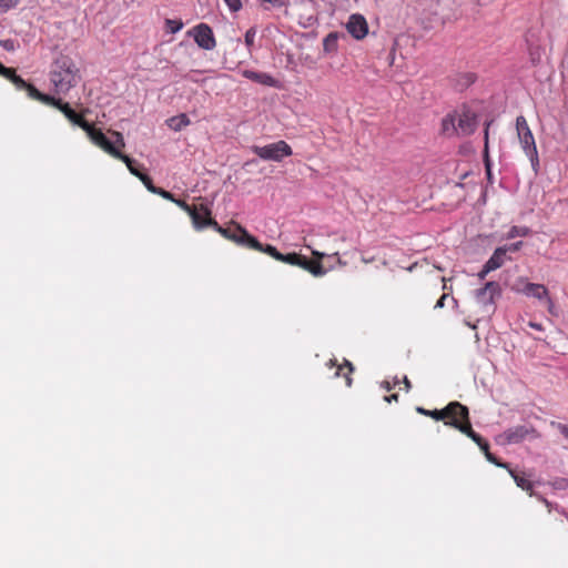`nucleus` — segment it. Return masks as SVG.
<instances>
[{
	"label": "nucleus",
	"mask_w": 568,
	"mask_h": 568,
	"mask_svg": "<svg viewBox=\"0 0 568 568\" xmlns=\"http://www.w3.org/2000/svg\"><path fill=\"white\" fill-rule=\"evenodd\" d=\"M446 425H450V426L455 427L456 429H458L459 432H462L463 434H465L466 436L471 438L485 454L489 453L488 443L485 442L477 433H475L473 430L471 425L469 423V418H467L464 423H458L457 420H454V422L446 423Z\"/></svg>",
	"instance_id": "nucleus-13"
},
{
	"label": "nucleus",
	"mask_w": 568,
	"mask_h": 568,
	"mask_svg": "<svg viewBox=\"0 0 568 568\" xmlns=\"http://www.w3.org/2000/svg\"><path fill=\"white\" fill-rule=\"evenodd\" d=\"M332 256L336 257V261H337V264L341 265V266H344L346 265V263L344 261H342V258L339 257L338 253H334Z\"/></svg>",
	"instance_id": "nucleus-47"
},
{
	"label": "nucleus",
	"mask_w": 568,
	"mask_h": 568,
	"mask_svg": "<svg viewBox=\"0 0 568 568\" xmlns=\"http://www.w3.org/2000/svg\"><path fill=\"white\" fill-rule=\"evenodd\" d=\"M255 30L253 28H250L246 33H245V44L250 48L253 45L254 43V39H255Z\"/></svg>",
	"instance_id": "nucleus-33"
},
{
	"label": "nucleus",
	"mask_w": 568,
	"mask_h": 568,
	"mask_svg": "<svg viewBox=\"0 0 568 568\" xmlns=\"http://www.w3.org/2000/svg\"><path fill=\"white\" fill-rule=\"evenodd\" d=\"M118 160H121L123 163H125L128 170L131 174L138 178L142 172L138 169L135 161L131 159L130 156L123 154L121 150L118 152V155L114 156Z\"/></svg>",
	"instance_id": "nucleus-23"
},
{
	"label": "nucleus",
	"mask_w": 568,
	"mask_h": 568,
	"mask_svg": "<svg viewBox=\"0 0 568 568\" xmlns=\"http://www.w3.org/2000/svg\"><path fill=\"white\" fill-rule=\"evenodd\" d=\"M0 75L12 82L17 90H24L28 84L27 81L16 73L14 69L7 68L2 63H0Z\"/></svg>",
	"instance_id": "nucleus-16"
},
{
	"label": "nucleus",
	"mask_w": 568,
	"mask_h": 568,
	"mask_svg": "<svg viewBox=\"0 0 568 568\" xmlns=\"http://www.w3.org/2000/svg\"><path fill=\"white\" fill-rule=\"evenodd\" d=\"M243 74L245 78L265 85H274L275 82L274 79L267 73L246 70Z\"/></svg>",
	"instance_id": "nucleus-21"
},
{
	"label": "nucleus",
	"mask_w": 568,
	"mask_h": 568,
	"mask_svg": "<svg viewBox=\"0 0 568 568\" xmlns=\"http://www.w3.org/2000/svg\"><path fill=\"white\" fill-rule=\"evenodd\" d=\"M138 179L143 183L148 191L151 193L155 192L156 186L153 184L152 179L148 174L142 172L140 175H138Z\"/></svg>",
	"instance_id": "nucleus-31"
},
{
	"label": "nucleus",
	"mask_w": 568,
	"mask_h": 568,
	"mask_svg": "<svg viewBox=\"0 0 568 568\" xmlns=\"http://www.w3.org/2000/svg\"><path fill=\"white\" fill-rule=\"evenodd\" d=\"M20 0H0V11H8L11 8H14Z\"/></svg>",
	"instance_id": "nucleus-32"
},
{
	"label": "nucleus",
	"mask_w": 568,
	"mask_h": 568,
	"mask_svg": "<svg viewBox=\"0 0 568 568\" xmlns=\"http://www.w3.org/2000/svg\"><path fill=\"white\" fill-rule=\"evenodd\" d=\"M548 294L549 291L544 284L530 283L529 287H527V293L525 296L542 302L544 298H547Z\"/></svg>",
	"instance_id": "nucleus-20"
},
{
	"label": "nucleus",
	"mask_w": 568,
	"mask_h": 568,
	"mask_svg": "<svg viewBox=\"0 0 568 568\" xmlns=\"http://www.w3.org/2000/svg\"><path fill=\"white\" fill-rule=\"evenodd\" d=\"M477 125L476 116L469 111L454 112L442 120V133L447 138L471 134Z\"/></svg>",
	"instance_id": "nucleus-2"
},
{
	"label": "nucleus",
	"mask_w": 568,
	"mask_h": 568,
	"mask_svg": "<svg viewBox=\"0 0 568 568\" xmlns=\"http://www.w3.org/2000/svg\"><path fill=\"white\" fill-rule=\"evenodd\" d=\"M404 383H405V386H406V390H408L409 387H410V383H409V381L406 377L404 378Z\"/></svg>",
	"instance_id": "nucleus-51"
},
{
	"label": "nucleus",
	"mask_w": 568,
	"mask_h": 568,
	"mask_svg": "<svg viewBox=\"0 0 568 568\" xmlns=\"http://www.w3.org/2000/svg\"><path fill=\"white\" fill-rule=\"evenodd\" d=\"M192 33L196 44L204 50H213L216 47V41L213 31L206 23H200L193 28Z\"/></svg>",
	"instance_id": "nucleus-9"
},
{
	"label": "nucleus",
	"mask_w": 568,
	"mask_h": 568,
	"mask_svg": "<svg viewBox=\"0 0 568 568\" xmlns=\"http://www.w3.org/2000/svg\"><path fill=\"white\" fill-rule=\"evenodd\" d=\"M541 303H544L547 306L550 314H555V303L549 294L547 295V298H544Z\"/></svg>",
	"instance_id": "nucleus-38"
},
{
	"label": "nucleus",
	"mask_w": 568,
	"mask_h": 568,
	"mask_svg": "<svg viewBox=\"0 0 568 568\" xmlns=\"http://www.w3.org/2000/svg\"><path fill=\"white\" fill-rule=\"evenodd\" d=\"M486 171H487L488 179H490V176H491V172H490V165H489V163H486Z\"/></svg>",
	"instance_id": "nucleus-50"
},
{
	"label": "nucleus",
	"mask_w": 568,
	"mask_h": 568,
	"mask_svg": "<svg viewBox=\"0 0 568 568\" xmlns=\"http://www.w3.org/2000/svg\"><path fill=\"white\" fill-rule=\"evenodd\" d=\"M310 261H311L310 258H307L306 256L300 254L298 263L296 264V266H298V267H301V268L306 271L307 267H308Z\"/></svg>",
	"instance_id": "nucleus-39"
},
{
	"label": "nucleus",
	"mask_w": 568,
	"mask_h": 568,
	"mask_svg": "<svg viewBox=\"0 0 568 568\" xmlns=\"http://www.w3.org/2000/svg\"><path fill=\"white\" fill-rule=\"evenodd\" d=\"M88 134L89 139L100 149H102L108 154L113 158L118 155V152L125 146V142L122 133L118 131H110L112 138H114V143H112L104 133L97 129L93 124L88 123V128L83 129Z\"/></svg>",
	"instance_id": "nucleus-3"
},
{
	"label": "nucleus",
	"mask_w": 568,
	"mask_h": 568,
	"mask_svg": "<svg viewBox=\"0 0 568 568\" xmlns=\"http://www.w3.org/2000/svg\"><path fill=\"white\" fill-rule=\"evenodd\" d=\"M417 412L426 416H430L436 420H445L448 418V420H446L445 424L454 420H457L458 423H464L468 418L467 407L458 402L449 403L444 409L440 410H427L419 407L417 408Z\"/></svg>",
	"instance_id": "nucleus-6"
},
{
	"label": "nucleus",
	"mask_w": 568,
	"mask_h": 568,
	"mask_svg": "<svg viewBox=\"0 0 568 568\" xmlns=\"http://www.w3.org/2000/svg\"><path fill=\"white\" fill-rule=\"evenodd\" d=\"M153 193L162 196L165 200L174 201L173 194L170 193L169 191L161 189V187L156 186L155 192H153Z\"/></svg>",
	"instance_id": "nucleus-35"
},
{
	"label": "nucleus",
	"mask_w": 568,
	"mask_h": 568,
	"mask_svg": "<svg viewBox=\"0 0 568 568\" xmlns=\"http://www.w3.org/2000/svg\"><path fill=\"white\" fill-rule=\"evenodd\" d=\"M384 400L387 402V403H390V395H385L384 396Z\"/></svg>",
	"instance_id": "nucleus-52"
},
{
	"label": "nucleus",
	"mask_w": 568,
	"mask_h": 568,
	"mask_svg": "<svg viewBox=\"0 0 568 568\" xmlns=\"http://www.w3.org/2000/svg\"><path fill=\"white\" fill-rule=\"evenodd\" d=\"M530 233V230L527 226H511L508 233L506 234V240H511L515 237L527 236Z\"/></svg>",
	"instance_id": "nucleus-25"
},
{
	"label": "nucleus",
	"mask_w": 568,
	"mask_h": 568,
	"mask_svg": "<svg viewBox=\"0 0 568 568\" xmlns=\"http://www.w3.org/2000/svg\"><path fill=\"white\" fill-rule=\"evenodd\" d=\"M306 271L310 272L314 276H323L326 274V270L324 268L322 263L320 261H314V260L310 261L308 267Z\"/></svg>",
	"instance_id": "nucleus-26"
},
{
	"label": "nucleus",
	"mask_w": 568,
	"mask_h": 568,
	"mask_svg": "<svg viewBox=\"0 0 568 568\" xmlns=\"http://www.w3.org/2000/svg\"><path fill=\"white\" fill-rule=\"evenodd\" d=\"M24 91H27L30 99L37 100L43 104L51 105L54 97L40 92L34 85L28 83Z\"/></svg>",
	"instance_id": "nucleus-19"
},
{
	"label": "nucleus",
	"mask_w": 568,
	"mask_h": 568,
	"mask_svg": "<svg viewBox=\"0 0 568 568\" xmlns=\"http://www.w3.org/2000/svg\"><path fill=\"white\" fill-rule=\"evenodd\" d=\"M530 283L531 282H529L527 277L519 276L513 283L511 291L525 295L527 293V287H529Z\"/></svg>",
	"instance_id": "nucleus-24"
},
{
	"label": "nucleus",
	"mask_w": 568,
	"mask_h": 568,
	"mask_svg": "<svg viewBox=\"0 0 568 568\" xmlns=\"http://www.w3.org/2000/svg\"><path fill=\"white\" fill-rule=\"evenodd\" d=\"M328 365H329V367H336L335 375L343 376L345 378L346 386H348V387L352 386L351 375L354 371V367L351 362L345 359L343 364L338 365L336 359H329Z\"/></svg>",
	"instance_id": "nucleus-15"
},
{
	"label": "nucleus",
	"mask_w": 568,
	"mask_h": 568,
	"mask_svg": "<svg viewBox=\"0 0 568 568\" xmlns=\"http://www.w3.org/2000/svg\"><path fill=\"white\" fill-rule=\"evenodd\" d=\"M529 435H535V430L532 428H529L527 426H515L513 428H509L505 430L500 436L499 439L504 444H517L524 440Z\"/></svg>",
	"instance_id": "nucleus-12"
},
{
	"label": "nucleus",
	"mask_w": 568,
	"mask_h": 568,
	"mask_svg": "<svg viewBox=\"0 0 568 568\" xmlns=\"http://www.w3.org/2000/svg\"><path fill=\"white\" fill-rule=\"evenodd\" d=\"M521 246H523V242L519 241V242L513 243L510 245H504V246H501V248H505L506 254H507L508 252H516V251L520 250Z\"/></svg>",
	"instance_id": "nucleus-37"
},
{
	"label": "nucleus",
	"mask_w": 568,
	"mask_h": 568,
	"mask_svg": "<svg viewBox=\"0 0 568 568\" xmlns=\"http://www.w3.org/2000/svg\"><path fill=\"white\" fill-rule=\"evenodd\" d=\"M557 427L560 430V433L568 439V426L567 425H562V424H558Z\"/></svg>",
	"instance_id": "nucleus-41"
},
{
	"label": "nucleus",
	"mask_w": 568,
	"mask_h": 568,
	"mask_svg": "<svg viewBox=\"0 0 568 568\" xmlns=\"http://www.w3.org/2000/svg\"><path fill=\"white\" fill-rule=\"evenodd\" d=\"M263 2H270L275 7H282L284 4V0H262Z\"/></svg>",
	"instance_id": "nucleus-43"
},
{
	"label": "nucleus",
	"mask_w": 568,
	"mask_h": 568,
	"mask_svg": "<svg viewBox=\"0 0 568 568\" xmlns=\"http://www.w3.org/2000/svg\"><path fill=\"white\" fill-rule=\"evenodd\" d=\"M254 250L266 253L270 256H272L273 258H275L276 261H278V258L281 257V252H278L275 246L270 245V244L263 245L262 243H260V247L254 248Z\"/></svg>",
	"instance_id": "nucleus-27"
},
{
	"label": "nucleus",
	"mask_w": 568,
	"mask_h": 568,
	"mask_svg": "<svg viewBox=\"0 0 568 568\" xmlns=\"http://www.w3.org/2000/svg\"><path fill=\"white\" fill-rule=\"evenodd\" d=\"M510 475L515 479L517 486L520 487L521 489L530 490L532 488V484L528 479L514 474L511 470H510Z\"/></svg>",
	"instance_id": "nucleus-29"
},
{
	"label": "nucleus",
	"mask_w": 568,
	"mask_h": 568,
	"mask_svg": "<svg viewBox=\"0 0 568 568\" xmlns=\"http://www.w3.org/2000/svg\"><path fill=\"white\" fill-rule=\"evenodd\" d=\"M189 124H190V119L184 113L176 115V116H172L168 120V125L174 131H180L183 128L187 126Z\"/></svg>",
	"instance_id": "nucleus-22"
},
{
	"label": "nucleus",
	"mask_w": 568,
	"mask_h": 568,
	"mask_svg": "<svg viewBox=\"0 0 568 568\" xmlns=\"http://www.w3.org/2000/svg\"><path fill=\"white\" fill-rule=\"evenodd\" d=\"M491 271H488L487 270V264L484 265V268L480 271V273L478 274L480 278H484L488 273H490Z\"/></svg>",
	"instance_id": "nucleus-46"
},
{
	"label": "nucleus",
	"mask_w": 568,
	"mask_h": 568,
	"mask_svg": "<svg viewBox=\"0 0 568 568\" xmlns=\"http://www.w3.org/2000/svg\"><path fill=\"white\" fill-rule=\"evenodd\" d=\"M470 328L475 329L476 328V325L475 324H470L469 322L466 323Z\"/></svg>",
	"instance_id": "nucleus-53"
},
{
	"label": "nucleus",
	"mask_w": 568,
	"mask_h": 568,
	"mask_svg": "<svg viewBox=\"0 0 568 568\" xmlns=\"http://www.w3.org/2000/svg\"><path fill=\"white\" fill-rule=\"evenodd\" d=\"M486 458L490 462V463H494L496 464L497 466H503L500 463L497 462V459L495 458V456L490 453H486Z\"/></svg>",
	"instance_id": "nucleus-42"
},
{
	"label": "nucleus",
	"mask_w": 568,
	"mask_h": 568,
	"mask_svg": "<svg viewBox=\"0 0 568 568\" xmlns=\"http://www.w3.org/2000/svg\"><path fill=\"white\" fill-rule=\"evenodd\" d=\"M79 78V69L70 57L60 55L52 63L50 82L55 93L65 94L71 88L77 85Z\"/></svg>",
	"instance_id": "nucleus-1"
},
{
	"label": "nucleus",
	"mask_w": 568,
	"mask_h": 568,
	"mask_svg": "<svg viewBox=\"0 0 568 568\" xmlns=\"http://www.w3.org/2000/svg\"><path fill=\"white\" fill-rule=\"evenodd\" d=\"M233 226L222 227L219 223L214 226L217 233H220L223 237L235 242L239 245L246 246L248 248H258L260 242L256 237L252 236L244 227L241 225L233 223Z\"/></svg>",
	"instance_id": "nucleus-7"
},
{
	"label": "nucleus",
	"mask_w": 568,
	"mask_h": 568,
	"mask_svg": "<svg viewBox=\"0 0 568 568\" xmlns=\"http://www.w3.org/2000/svg\"><path fill=\"white\" fill-rule=\"evenodd\" d=\"M499 294V285L496 282H487L485 286L476 292L473 307L477 314L490 316L494 312L495 297Z\"/></svg>",
	"instance_id": "nucleus-5"
},
{
	"label": "nucleus",
	"mask_w": 568,
	"mask_h": 568,
	"mask_svg": "<svg viewBox=\"0 0 568 568\" xmlns=\"http://www.w3.org/2000/svg\"><path fill=\"white\" fill-rule=\"evenodd\" d=\"M491 122H488L486 124V129H485V151L487 152V149H488V129H489V125H490Z\"/></svg>",
	"instance_id": "nucleus-45"
},
{
	"label": "nucleus",
	"mask_w": 568,
	"mask_h": 568,
	"mask_svg": "<svg viewBox=\"0 0 568 568\" xmlns=\"http://www.w3.org/2000/svg\"><path fill=\"white\" fill-rule=\"evenodd\" d=\"M298 258H300V254L298 253H287V254H282L281 253V257L278 258L280 262H283V263H286V264H290V265H294L296 266V264L298 263Z\"/></svg>",
	"instance_id": "nucleus-28"
},
{
	"label": "nucleus",
	"mask_w": 568,
	"mask_h": 568,
	"mask_svg": "<svg viewBox=\"0 0 568 568\" xmlns=\"http://www.w3.org/2000/svg\"><path fill=\"white\" fill-rule=\"evenodd\" d=\"M346 29L355 39L358 40L363 39L368 32L367 22L361 14H352L346 24Z\"/></svg>",
	"instance_id": "nucleus-14"
},
{
	"label": "nucleus",
	"mask_w": 568,
	"mask_h": 568,
	"mask_svg": "<svg viewBox=\"0 0 568 568\" xmlns=\"http://www.w3.org/2000/svg\"><path fill=\"white\" fill-rule=\"evenodd\" d=\"M447 294H443L440 296V298L437 301V303L435 304V308H443L444 305H445V300L447 298Z\"/></svg>",
	"instance_id": "nucleus-40"
},
{
	"label": "nucleus",
	"mask_w": 568,
	"mask_h": 568,
	"mask_svg": "<svg viewBox=\"0 0 568 568\" xmlns=\"http://www.w3.org/2000/svg\"><path fill=\"white\" fill-rule=\"evenodd\" d=\"M252 151L262 160L275 162H281L293 153L292 148L283 140L263 146L254 145Z\"/></svg>",
	"instance_id": "nucleus-8"
},
{
	"label": "nucleus",
	"mask_w": 568,
	"mask_h": 568,
	"mask_svg": "<svg viewBox=\"0 0 568 568\" xmlns=\"http://www.w3.org/2000/svg\"><path fill=\"white\" fill-rule=\"evenodd\" d=\"M506 260H507L506 250L501 248V246L497 247L494 251L493 255L489 257V260L486 262L487 270L495 271V270L499 268L500 266L504 265Z\"/></svg>",
	"instance_id": "nucleus-17"
},
{
	"label": "nucleus",
	"mask_w": 568,
	"mask_h": 568,
	"mask_svg": "<svg viewBox=\"0 0 568 568\" xmlns=\"http://www.w3.org/2000/svg\"><path fill=\"white\" fill-rule=\"evenodd\" d=\"M224 2L227 4V7L232 11H239L242 7V3L240 0H224Z\"/></svg>",
	"instance_id": "nucleus-36"
},
{
	"label": "nucleus",
	"mask_w": 568,
	"mask_h": 568,
	"mask_svg": "<svg viewBox=\"0 0 568 568\" xmlns=\"http://www.w3.org/2000/svg\"><path fill=\"white\" fill-rule=\"evenodd\" d=\"M189 215L191 216L192 223L196 230H203L206 226L214 229L217 223L212 219L209 207L203 204L195 206Z\"/></svg>",
	"instance_id": "nucleus-10"
},
{
	"label": "nucleus",
	"mask_w": 568,
	"mask_h": 568,
	"mask_svg": "<svg viewBox=\"0 0 568 568\" xmlns=\"http://www.w3.org/2000/svg\"><path fill=\"white\" fill-rule=\"evenodd\" d=\"M176 205H179L182 210H184L187 214L192 212V210L195 207V205H190L183 200H175L173 201Z\"/></svg>",
	"instance_id": "nucleus-34"
},
{
	"label": "nucleus",
	"mask_w": 568,
	"mask_h": 568,
	"mask_svg": "<svg viewBox=\"0 0 568 568\" xmlns=\"http://www.w3.org/2000/svg\"><path fill=\"white\" fill-rule=\"evenodd\" d=\"M165 26L171 33H176L183 28V22L180 20L166 19Z\"/></svg>",
	"instance_id": "nucleus-30"
},
{
	"label": "nucleus",
	"mask_w": 568,
	"mask_h": 568,
	"mask_svg": "<svg viewBox=\"0 0 568 568\" xmlns=\"http://www.w3.org/2000/svg\"><path fill=\"white\" fill-rule=\"evenodd\" d=\"M382 387L386 388L387 390H390V382H388V381H384V382L382 383Z\"/></svg>",
	"instance_id": "nucleus-49"
},
{
	"label": "nucleus",
	"mask_w": 568,
	"mask_h": 568,
	"mask_svg": "<svg viewBox=\"0 0 568 568\" xmlns=\"http://www.w3.org/2000/svg\"><path fill=\"white\" fill-rule=\"evenodd\" d=\"M529 326L535 328V329H538V331L542 329V326L540 324H538V323L530 322Z\"/></svg>",
	"instance_id": "nucleus-48"
},
{
	"label": "nucleus",
	"mask_w": 568,
	"mask_h": 568,
	"mask_svg": "<svg viewBox=\"0 0 568 568\" xmlns=\"http://www.w3.org/2000/svg\"><path fill=\"white\" fill-rule=\"evenodd\" d=\"M516 131L525 154L528 156L534 171L537 172L539 166L537 146L527 121L523 115H519L516 119Z\"/></svg>",
	"instance_id": "nucleus-4"
},
{
	"label": "nucleus",
	"mask_w": 568,
	"mask_h": 568,
	"mask_svg": "<svg viewBox=\"0 0 568 568\" xmlns=\"http://www.w3.org/2000/svg\"><path fill=\"white\" fill-rule=\"evenodd\" d=\"M51 105L60 110L72 124L78 125L82 130L88 128L89 122L83 118V114L77 113L69 103L54 98Z\"/></svg>",
	"instance_id": "nucleus-11"
},
{
	"label": "nucleus",
	"mask_w": 568,
	"mask_h": 568,
	"mask_svg": "<svg viewBox=\"0 0 568 568\" xmlns=\"http://www.w3.org/2000/svg\"><path fill=\"white\" fill-rule=\"evenodd\" d=\"M475 74L471 72L457 73L452 81L457 90H464L475 82Z\"/></svg>",
	"instance_id": "nucleus-18"
},
{
	"label": "nucleus",
	"mask_w": 568,
	"mask_h": 568,
	"mask_svg": "<svg viewBox=\"0 0 568 568\" xmlns=\"http://www.w3.org/2000/svg\"><path fill=\"white\" fill-rule=\"evenodd\" d=\"M312 255L315 257L314 261H320L325 256L324 253L322 252H318V251H312Z\"/></svg>",
	"instance_id": "nucleus-44"
}]
</instances>
